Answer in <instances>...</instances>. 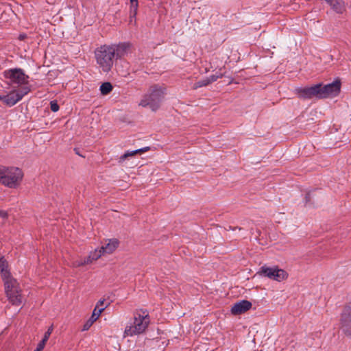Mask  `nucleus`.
Segmentation results:
<instances>
[{"label":"nucleus","mask_w":351,"mask_h":351,"mask_svg":"<svg viewBox=\"0 0 351 351\" xmlns=\"http://www.w3.org/2000/svg\"><path fill=\"white\" fill-rule=\"evenodd\" d=\"M1 279L3 282L5 293L8 300L14 306H20L24 301L23 290L10 271L7 270L6 263L1 261Z\"/></svg>","instance_id":"f257e3e1"},{"label":"nucleus","mask_w":351,"mask_h":351,"mask_svg":"<svg viewBox=\"0 0 351 351\" xmlns=\"http://www.w3.org/2000/svg\"><path fill=\"white\" fill-rule=\"evenodd\" d=\"M95 57L101 71L104 73H108L114 64V47L108 45H101L95 49Z\"/></svg>","instance_id":"f03ea898"},{"label":"nucleus","mask_w":351,"mask_h":351,"mask_svg":"<svg viewBox=\"0 0 351 351\" xmlns=\"http://www.w3.org/2000/svg\"><path fill=\"white\" fill-rule=\"evenodd\" d=\"M24 174L16 167L0 166V184L10 189L19 187L22 182Z\"/></svg>","instance_id":"7ed1b4c3"},{"label":"nucleus","mask_w":351,"mask_h":351,"mask_svg":"<svg viewBox=\"0 0 351 351\" xmlns=\"http://www.w3.org/2000/svg\"><path fill=\"white\" fill-rule=\"evenodd\" d=\"M164 88L159 85L151 86L147 92L143 96L139 102V106L146 108L149 107L155 112L160 107L164 98Z\"/></svg>","instance_id":"20e7f679"},{"label":"nucleus","mask_w":351,"mask_h":351,"mask_svg":"<svg viewBox=\"0 0 351 351\" xmlns=\"http://www.w3.org/2000/svg\"><path fill=\"white\" fill-rule=\"evenodd\" d=\"M149 317L143 313H136L134 316V320L125 328L124 337H132L143 333L149 324Z\"/></svg>","instance_id":"39448f33"},{"label":"nucleus","mask_w":351,"mask_h":351,"mask_svg":"<svg viewBox=\"0 0 351 351\" xmlns=\"http://www.w3.org/2000/svg\"><path fill=\"white\" fill-rule=\"evenodd\" d=\"M4 77L9 80L11 84H16L20 88L27 86L28 75L21 69H10L4 71Z\"/></svg>","instance_id":"423d86ee"},{"label":"nucleus","mask_w":351,"mask_h":351,"mask_svg":"<svg viewBox=\"0 0 351 351\" xmlns=\"http://www.w3.org/2000/svg\"><path fill=\"white\" fill-rule=\"evenodd\" d=\"M259 276L267 277L271 280L281 282L285 280L288 278V273L284 269H279L276 267H269L267 266H263L260 270L257 272Z\"/></svg>","instance_id":"0eeeda50"},{"label":"nucleus","mask_w":351,"mask_h":351,"mask_svg":"<svg viewBox=\"0 0 351 351\" xmlns=\"http://www.w3.org/2000/svg\"><path fill=\"white\" fill-rule=\"evenodd\" d=\"M29 92L30 88L29 86H23L17 90L11 91L7 95L0 96V100L3 101L6 105L12 106Z\"/></svg>","instance_id":"6e6552de"},{"label":"nucleus","mask_w":351,"mask_h":351,"mask_svg":"<svg viewBox=\"0 0 351 351\" xmlns=\"http://www.w3.org/2000/svg\"><path fill=\"white\" fill-rule=\"evenodd\" d=\"M119 241L117 239H106L102 242L101 247L99 249H95L94 251L97 254L98 258L102 256L112 254L119 247Z\"/></svg>","instance_id":"1a4fd4ad"},{"label":"nucleus","mask_w":351,"mask_h":351,"mask_svg":"<svg viewBox=\"0 0 351 351\" xmlns=\"http://www.w3.org/2000/svg\"><path fill=\"white\" fill-rule=\"evenodd\" d=\"M319 84V99L326 98L328 97H333L337 95L341 89V82L339 80H336L331 84H328L322 86Z\"/></svg>","instance_id":"9d476101"},{"label":"nucleus","mask_w":351,"mask_h":351,"mask_svg":"<svg viewBox=\"0 0 351 351\" xmlns=\"http://www.w3.org/2000/svg\"><path fill=\"white\" fill-rule=\"evenodd\" d=\"M339 328L345 335L351 332V303L346 305L341 313Z\"/></svg>","instance_id":"9b49d317"},{"label":"nucleus","mask_w":351,"mask_h":351,"mask_svg":"<svg viewBox=\"0 0 351 351\" xmlns=\"http://www.w3.org/2000/svg\"><path fill=\"white\" fill-rule=\"evenodd\" d=\"M319 84H316L311 87L296 88L295 93L298 97L302 99H308L313 97L319 99Z\"/></svg>","instance_id":"f8f14e48"},{"label":"nucleus","mask_w":351,"mask_h":351,"mask_svg":"<svg viewBox=\"0 0 351 351\" xmlns=\"http://www.w3.org/2000/svg\"><path fill=\"white\" fill-rule=\"evenodd\" d=\"M252 303L248 300H241L234 304L231 308V313L234 315L245 313L252 307Z\"/></svg>","instance_id":"ddd939ff"},{"label":"nucleus","mask_w":351,"mask_h":351,"mask_svg":"<svg viewBox=\"0 0 351 351\" xmlns=\"http://www.w3.org/2000/svg\"><path fill=\"white\" fill-rule=\"evenodd\" d=\"M98 256L99 255H97V254L95 253L94 250L91 251L87 257L74 261L72 263V267H82V266H85L87 265H90L94 261H97V259H99Z\"/></svg>","instance_id":"4468645a"},{"label":"nucleus","mask_w":351,"mask_h":351,"mask_svg":"<svg viewBox=\"0 0 351 351\" xmlns=\"http://www.w3.org/2000/svg\"><path fill=\"white\" fill-rule=\"evenodd\" d=\"M106 307H107V306H106L105 307H102V308L98 309V311H97V309H94L90 317L84 324L83 328H82V331L88 330L93 326L94 322H96L99 319L101 314L102 313V312L105 310V308Z\"/></svg>","instance_id":"2eb2a0df"},{"label":"nucleus","mask_w":351,"mask_h":351,"mask_svg":"<svg viewBox=\"0 0 351 351\" xmlns=\"http://www.w3.org/2000/svg\"><path fill=\"white\" fill-rule=\"evenodd\" d=\"M223 75H224V73H217L215 75H213L210 76L209 77H207L206 79H204V80H200V81L197 82V83H195L194 84L193 88L196 89L199 87L206 86L208 85L209 84H210L213 82H215L216 80H217V79L222 77L223 76Z\"/></svg>","instance_id":"dca6fc26"},{"label":"nucleus","mask_w":351,"mask_h":351,"mask_svg":"<svg viewBox=\"0 0 351 351\" xmlns=\"http://www.w3.org/2000/svg\"><path fill=\"white\" fill-rule=\"evenodd\" d=\"M110 46H113L115 49V56L117 58H121L124 56L128 51L130 45L127 43H120L117 45H111Z\"/></svg>","instance_id":"f3484780"},{"label":"nucleus","mask_w":351,"mask_h":351,"mask_svg":"<svg viewBox=\"0 0 351 351\" xmlns=\"http://www.w3.org/2000/svg\"><path fill=\"white\" fill-rule=\"evenodd\" d=\"M53 330V325L49 327L47 330L45 332L44 337L42 341L38 344L36 349L34 351H43L44 349L47 341H48L51 334L52 333Z\"/></svg>","instance_id":"a211bd4d"},{"label":"nucleus","mask_w":351,"mask_h":351,"mask_svg":"<svg viewBox=\"0 0 351 351\" xmlns=\"http://www.w3.org/2000/svg\"><path fill=\"white\" fill-rule=\"evenodd\" d=\"M112 85L110 82H104L100 86V92L101 95H106L112 90Z\"/></svg>","instance_id":"6ab92c4d"},{"label":"nucleus","mask_w":351,"mask_h":351,"mask_svg":"<svg viewBox=\"0 0 351 351\" xmlns=\"http://www.w3.org/2000/svg\"><path fill=\"white\" fill-rule=\"evenodd\" d=\"M143 152H144L143 149H136V150L132 151V152H127L126 153H125L123 155H122L120 157V162L123 161L124 160H125L127 158H128L130 156H133L137 154H141Z\"/></svg>","instance_id":"aec40b11"},{"label":"nucleus","mask_w":351,"mask_h":351,"mask_svg":"<svg viewBox=\"0 0 351 351\" xmlns=\"http://www.w3.org/2000/svg\"><path fill=\"white\" fill-rule=\"evenodd\" d=\"M130 3L132 4V12H133L134 16H135L137 14L138 1L137 0H130Z\"/></svg>","instance_id":"412c9836"},{"label":"nucleus","mask_w":351,"mask_h":351,"mask_svg":"<svg viewBox=\"0 0 351 351\" xmlns=\"http://www.w3.org/2000/svg\"><path fill=\"white\" fill-rule=\"evenodd\" d=\"M105 302H106L105 300H99L97 302V304H96V306H95L94 309H97V311H98V309H99V308H101L102 307H105L106 306H108V304H106L105 305V304H104Z\"/></svg>","instance_id":"4be33fe9"},{"label":"nucleus","mask_w":351,"mask_h":351,"mask_svg":"<svg viewBox=\"0 0 351 351\" xmlns=\"http://www.w3.org/2000/svg\"><path fill=\"white\" fill-rule=\"evenodd\" d=\"M50 107H51V110L53 111V112H57L58 110H59V106L58 104H57L56 101H51L50 103Z\"/></svg>","instance_id":"5701e85b"},{"label":"nucleus","mask_w":351,"mask_h":351,"mask_svg":"<svg viewBox=\"0 0 351 351\" xmlns=\"http://www.w3.org/2000/svg\"><path fill=\"white\" fill-rule=\"evenodd\" d=\"M1 261H3L6 263L7 270L10 271L9 269V265H8V261L4 258L3 256H0V264H1V263H2ZM0 274H1V266H0Z\"/></svg>","instance_id":"b1692460"},{"label":"nucleus","mask_w":351,"mask_h":351,"mask_svg":"<svg viewBox=\"0 0 351 351\" xmlns=\"http://www.w3.org/2000/svg\"><path fill=\"white\" fill-rule=\"evenodd\" d=\"M134 22V24H136V15L134 16L133 12H132V5L130 6V23H132Z\"/></svg>","instance_id":"393cba45"},{"label":"nucleus","mask_w":351,"mask_h":351,"mask_svg":"<svg viewBox=\"0 0 351 351\" xmlns=\"http://www.w3.org/2000/svg\"><path fill=\"white\" fill-rule=\"evenodd\" d=\"M0 217L5 219L8 217V214L6 211L0 210Z\"/></svg>","instance_id":"a878e982"},{"label":"nucleus","mask_w":351,"mask_h":351,"mask_svg":"<svg viewBox=\"0 0 351 351\" xmlns=\"http://www.w3.org/2000/svg\"><path fill=\"white\" fill-rule=\"evenodd\" d=\"M27 38V35L25 34H21L19 36V39L20 40H23Z\"/></svg>","instance_id":"bb28decb"},{"label":"nucleus","mask_w":351,"mask_h":351,"mask_svg":"<svg viewBox=\"0 0 351 351\" xmlns=\"http://www.w3.org/2000/svg\"><path fill=\"white\" fill-rule=\"evenodd\" d=\"M346 336H347L348 337L350 338L351 339V332H349L348 335H346Z\"/></svg>","instance_id":"cd10ccee"},{"label":"nucleus","mask_w":351,"mask_h":351,"mask_svg":"<svg viewBox=\"0 0 351 351\" xmlns=\"http://www.w3.org/2000/svg\"><path fill=\"white\" fill-rule=\"evenodd\" d=\"M346 336H347L348 337L350 338L351 339V332H349L348 335H346Z\"/></svg>","instance_id":"c85d7f7f"},{"label":"nucleus","mask_w":351,"mask_h":351,"mask_svg":"<svg viewBox=\"0 0 351 351\" xmlns=\"http://www.w3.org/2000/svg\"><path fill=\"white\" fill-rule=\"evenodd\" d=\"M225 68H224V66H222L219 68V71H221L222 70H223Z\"/></svg>","instance_id":"c756f323"},{"label":"nucleus","mask_w":351,"mask_h":351,"mask_svg":"<svg viewBox=\"0 0 351 351\" xmlns=\"http://www.w3.org/2000/svg\"><path fill=\"white\" fill-rule=\"evenodd\" d=\"M143 149L144 150V152H145V151H147L149 149V147H145V148H143Z\"/></svg>","instance_id":"7c9ffc66"}]
</instances>
